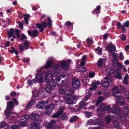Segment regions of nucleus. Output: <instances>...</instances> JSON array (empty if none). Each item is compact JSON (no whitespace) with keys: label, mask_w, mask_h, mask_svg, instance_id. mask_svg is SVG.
<instances>
[{"label":"nucleus","mask_w":129,"mask_h":129,"mask_svg":"<svg viewBox=\"0 0 129 129\" xmlns=\"http://www.w3.org/2000/svg\"><path fill=\"white\" fill-rule=\"evenodd\" d=\"M45 79L46 82L48 83L47 85H50L51 87H54L55 85V81L56 80L58 81H60V79H59V77H60V75L58 74V75H57L56 76L54 75L55 73H54L52 74V72L51 70L47 71L45 74Z\"/></svg>","instance_id":"f257e3e1"},{"label":"nucleus","mask_w":129,"mask_h":129,"mask_svg":"<svg viewBox=\"0 0 129 129\" xmlns=\"http://www.w3.org/2000/svg\"><path fill=\"white\" fill-rule=\"evenodd\" d=\"M45 74V72H44L42 74H40V72H39L37 74L35 77V79H33L32 80L28 79V80L27 83L29 86H31L34 83H36L37 82H40L42 83L44 81V79L43 77Z\"/></svg>","instance_id":"f03ea898"},{"label":"nucleus","mask_w":129,"mask_h":129,"mask_svg":"<svg viewBox=\"0 0 129 129\" xmlns=\"http://www.w3.org/2000/svg\"><path fill=\"white\" fill-rule=\"evenodd\" d=\"M14 107V104L12 101H10L8 103H7V109L5 111V113L7 117L11 116V117H13L12 114H15V113L11 112Z\"/></svg>","instance_id":"7ed1b4c3"},{"label":"nucleus","mask_w":129,"mask_h":129,"mask_svg":"<svg viewBox=\"0 0 129 129\" xmlns=\"http://www.w3.org/2000/svg\"><path fill=\"white\" fill-rule=\"evenodd\" d=\"M114 118V117L113 116L109 115L106 116L105 120L106 123L108 124L111 121L112 119L114 121L113 123L114 126L118 129H121V126L117 121L115 120Z\"/></svg>","instance_id":"20e7f679"},{"label":"nucleus","mask_w":129,"mask_h":129,"mask_svg":"<svg viewBox=\"0 0 129 129\" xmlns=\"http://www.w3.org/2000/svg\"><path fill=\"white\" fill-rule=\"evenodd\" d=\"M110 105H106L104 104H102L97 108V113H99V115L100 116L101 113H103V111H108L110 109Z\"/></svg>","instance_id":"39448f33"},{"label":"nucleus","mask_w":129,"mask_h":129,"mask_svg":"<svg viewBox=\"0 0 129 129\" xmlns=\"http://www.w3.org/2000/svg\"><path fill=\"white\" fill-rule=\"evenodd\" d=\"M66 103L69 104H75L76 102L77 98V96L69 95L68 94H66Z\"/></svg>","instance_id":"423d86ee"},{"label":"nucleus","mask_w":129,"mask_h":129,"mask_svg":"<svg viewBox=\"0 0 129 129\" xmlns=\"http://www.w3.org/2000/svg\"><path fill=\"white\" fill-rule=\"evenodd\" d=\"M111 81L110 79L108 77H104L102 80L101 83L104 88H106L110 85Z\"/></svg>","instance_id":"0eeeda50"},{"label":"nucleus","mask_w":129,"mask_h":129,"mask_svg":"<svg viewBox=\"0 0 129 129\" xmlns=\"http://www.w3.org/2000/svg\"><path fill=\"white\" fill-rule=\"evenodd\" d=\"M42 121L41 119H39L37 122L35 121L31 123L30 125V128L32 129H40V125Z\"/></svg>","instance_id":"6e6552de"},{"label":"nucleus","mask_w":129,"mask_h":129,"mask_svg":"<svg viewBox=\"0 0 129 129\" xmlns=\"http://www.w3.org/2000/svg\"><path fill=\"white\" fill-rule=\"evenodd\" d=\"M71 62L70 60H68L66 61L62 60L59 61V63H61L62 68L65 70H67L68 69L69 64Z\"/></svg>","instance_id":"1a4fd4ad"},{"label":"nucleus","mask_w":129,"mask_h":129,"mask_svg":"<svg viewBox=\"0 0 129 129\" xmlns=\"http://www.w3.org/2000/svg\"><path fill=\"white\" fill-rule=\"evenodd\" d=\"M91 95V94L90 93L86 95L84 97V99L80 102V106L79 107V109L82 108L84 106H86L87 105V104L86 103H85V102L90 97Z\"/></svg>","instance_id":"9d476101"},{"label":"nucleus","mask_w":129,"mask_h":129,"mask_svg":"<svg viewBox=\"0 0 129 129\" xmlns=\"http://www.w3.org/2000/svg\"><path fill=\"white\" fill-rule=\"evenodd\" d=\"M55 106L53 104H50L45 109V112L47 115H50L54 109Z\"/></svg>","instance_id":"9b49d317"},{"label":"nucleus","mask_w":129,"mask_h":129,"mask_svg":"<svg viewBox=\"0 0 129 129\" xmlns=\"http://www.w3.org/2000/svg\"><path fill=\"white\" fill-rule=\"evenodd\" d=\"M116 102L118 105L123 106L125 105L124 98L122 96H118L116 98Z\"/></svg>","instance_id":"f8f14e48"},{"label":"nucleus","mask_w":129,"mask_h":129,"mask_svg":"<svg viewBox=\"0 0 129 129\" xmlns=\"http://www.w3.org/2000/svg\"><path fill=\"white\" fill-rule=\"evenodd\" d=\"M109 112H112L113 113L119 115L120 114V109L114 105H113V107Z\"/></svg>","instance_id":"ddd939ff"},{"label":"nucleus","mask_w":129,"mask_h":129,"mask_svg":"<svg viewBox=\"0 0 129 129\" xmlns=\"http://www.w3.org/2000/svg\"><path fill=\"white\" fill-rule=\"evenodd\" d=\"M55 123V120H53L49 122L47 121L44 122L43 123V125L45 126L47 129H50L54 125Z\"/></svg>","instance_id":"4468645a"},{"label":"nucleus","mask_w":129,"mask_h":129,"mask_svg":"<svg viewBox=\"0 0 129 129\" xmlns=\"http://www.w3.org/2000/svg\"><path fill=\"white\" fill-rule=\"evenodd\" d=\"M47 101H40L36 105V107L38 109H44L47 105Z\"/></svg>","instance_id":"2eb2a0df"},{"label":"nucleus","mask_w":129,"mask_h":129,"mask_svg":"<svg viewBox=\"0 0 129 129\" xmlns=\"http://www.w3.org/2000/svg\"><path fill=\"white\" fill-rule=\"evenodd\" d=\"M106 50L111 53H114L116 50V48L115 46L112 44L109 45L106 48Z\"/></svg>","instance_id":"dca6fc26"},{"label":"nucleus","mask_w":129,"mask_h":129,"mask_svg":"<svg viewBox=\"0 0 129 129\" xmlns=\"http://www.w3.org/2000/svg\"><path fill=\"white\" fill-rule=\"evenodd\" d=\"M36 25L40 31H42L44 30V28L47 26L48 24L46 22H44L42 23V24L37 23Z\"/></svg>","instance_id":"f3484780"},{"label":"nucleus","mask_w":129,"mask_h":129,"mask_svg":"<svg viewBox=\"0 0 129 129\" xmlns=\"http://www.w3.org/2000/svg\"><path fill=\"white\" fill-rule=\"evenodd\" d=\"M72 85L75 88H79L80 86V81L77 79H74L72 81Z\"/></svg>","instance_id":"a211bd4d"},{"label":"nucleus","mask_w":129,"mask_h":129,"mask_svg":"<svg viewBox=\"0 0 129 129\" xmlns=\"http://www.w3.org/2000/svg\"><path fill=\"white\" fill-rule=\"evenodd\" d=\"M40 117L39 114L33 112L30 114L29 117L32 120L35 121L37 120Z\"/></svg>","instance_id":"6ab92c4d"},{"label":"nucleus","mask_w":129,"mask_h":129,"mask_svg":"<svg viewBox=\"0 0 129 129\" xmlns=\"http://www.w3.org/2000/svg\"><path fill=\"white\" fill-rule=\"evenodd\" d=\"M112 92L114 96L116 97L119 96L117 95L121 93V91L119 89L117 86H114L112 89Z\"/></svg>","instance_id":"aec40b11"},{"label":"nucleus","mask_w":129,"mask_h":129,"mask_svg":"<svg viewBox=\"0 0 129 129\" xmlns=\"http://www.w3.org/2000/svg\"><path fill=\"white\" fill-rule=\"evenodd\" d=\"M68 86L67 84H65L64 85L60 87L59 89V93L61 94H63L66 92Z\"/></svg>","instance_id":"412c9836"},{"label":"nucleus","mask_w":129,"mask_h":129,"mask_svg":"<svg viewBox=\"0 0 129 129\" xmlns=\"http://www.w3.org/2000/svg\"><path fill=\"white\" fill-rule=\"evenodd\" d=\"M100 83L99 81H97L92 83L91 84V87L89 88V89L90 90L95 89L97 86L99 85Z\"/></svg>","instance_id":"4be33fe9"},{"label":"nucleus","mask_w":129,"mask_h":129,"mask_svg":"<svg viewBox=\"0 0 129 129\" xmlns=\"http://www.w3.org/2000/svg\"><path fill=\"white\" fill-rule=\"evenodd\" d=\"M63 110V108H60L59 111H58L56 113L54 114L53 115V117L54 118H57L62 113Z\"/></svg>","instance_id":"5701e85b"},{"label":"nucleus","mask_w":129,"mask_h":129,"mask_svg":"<svg viewBox=\"0 0 129 129\" xmlns=\"http://www.w3.org/2000/svg\"><path fill=\"white\" fill-rule=\"evenodd\" d=\"M106 60L105 59H102V58H100L98 60L97 65L100 67H101L104 64Z\"/></svg>","instance_id":"b1692460"},{"label":"nucleus","mask_w":129,"mask_h":129,"mask_svg":"<svg viewBox=\"0 0 129 129\" xmlns=\"http://www.w3.org/2000/svg\"><path fill=\"white\" fill-rule=\"evenodd\" d=\"M123 111L124 114L125 116H127L129 117V108L127 106L123 107Z\"/></svg>","instance_id":"393cba45"},{"label":"nucleus","mask_w":129,"mask_h":129,"mask_svg":"<svg viewBox=\"0 0 129 129\" xmlns=\"http://www.w3.org/2000/svg\"><path fill=\"white\" fill-rule=\"evenodd\" d=\"M115 70L113 68L108 67L106 70V72L108 75H111L114 73Z\"/></svg>","instance_id":"a878e982"},{"label":"nucleus","mask_w":129,"mask_h":129,"mask_svg":"<svg viewBox=\"0 0 129 129\" xmlns=\"http://www.w3.org/2000/svg\"><path fill=\"white\" fill-rule=\"evenodd\" d=\"M121 71L119 69H116V77L119 79H121L122 77L121 75Z\"/></svg>","instance_id":"bb28decb"},{"label":"nucleus","mask_w":129,"mask_h":129,"mask_svg":"<svg viewBox=\"0 0 129 129\" xmlns=\"http://www.w3.org/2000/svg\"><path fill=\"white\" fill-rule=\"evenodd\" d=\"M51 87L50 85L47 84L45 88V90L47 92L50 93L51 92L52 90V87Z\"/></svg>","instance_id":"cd10ccee"},{"label":"nucleus","mask_w":129,"mask_h":129,"mask_svg":"<svg viewBox=\"0 0 129 129\" xmlns=\"http://www.w3.org/2000/svg\"><path fill=\"white\" fill-rule=\"evenodd\" d=\"M105 98L102 96H100L99 97L96 103V105L98 106L99 104L101 102H102L104 99Z\"/></svg>","instance_id":"c85d7f7f"},{"label":"nucleus","mask_w":129,"mask_h":129,"mask_svg":"<svg viewBox=\"0 0 129 129\" xmlns=\"http://www.w3.org/2000/svg\"><path fill=\"white\" fill-rule=\"evenodd\" d=\"M36 102V101L35 99L31 100L30 102L26 106V108H28L30 106H31L35 104Z\"/></svg>","instance_id":"c756f323"},{"label":"nucleus","mask_w":129,"mask_h":129,"mask_svg":"<svg viewBox=\"0 0 129 129\" xmlns=\"http://www.w3.org/2000/svg\"><path fill=\"white\" fill-rule=\"evenodd\" d=\"M95 50L96 53L99 55H101L102 54V49L100 47H98L95 49Z\"/></svg>","instance_id":"7c9ffc66"},{"label":"nucleus","mask_w":129,"mask_h":129,"mask_svg":"<svg viewBox=\"0 0 129 129\" xmlns=\"http://www.w3.org/2000/svg\"><path fill=\"white\" fill-rule=\"evenodd\" d=\"M52 65V61L51 60H48L45 66L46 68H49Z\"/></svg>","instance_id":"2f4dec72"},{"label":"nucleus","mask_w":129,"mask_h":129,"mask_svg":"<svg viewBox=\"0 0 129 129\" xmlns=\"http://www.w3.org/2000/svg\"><path fill=\"white\" fill-rule=\"evenodd\" d=\"M14 29L13 28L10 29L8 31V38H11L13 35L14 33Z\"/></svg>","instance_id":"473e14b6"},{"label":"nucleus","mask_w":129,"mask_h":129,"mask_svg":"<svg viewBox=\"0 0 129 129\" xmlns=\"http://www.w3.org/2000/svg\"><path fill=\"white\" fill-rule=\"evenodd\" d=\"M129 78L128 75V74H126L124 77V80L123 81V83L126 85H127L128 82L127 80Z\"/></svg>","instance_id":"72a5a7b5"},{"label":"nucleus","mask_w":129,"mask_h":129,"mask_svg":"<svg viewBox=\"0 0 129 129\" xmlns=\"http://www.w3.org/2000/svg\"><path fill=\"white\" fill-rule=\"evenodd\" d=\"M86 42L87 44V46L89 47V45L92 44V40L90 39H87L86 40Z\"/></svg>","instance_id":"f704fd0d"},{"label":"nucleus","mask_w":129,"mask_h":129,"mask_svg":"<svg viewBox=\"0 0 129 129\" xmlns=\"http://www.w3.org/2000/svg\"><path fill=\"white\" fill-rule=\"evenodd\" d=\"M38 31L37 30H33L32 32V34L31 35V37H36L38 35Z\"/></svg>","instance_id":"c9c22d12"},{"label":"nucleus","mask_w":129,"mask_h":129,"mask_svg":"<svg viewBox=\"0 0 129 129\" xmlns=\"http://www.w3.org/2000/svg\"><path fill=\"white\" fill-rule=\"evenodd\" d=\"M29 17L30 15L28 14H26L25 15L24 20L27 25H28V21L29 19Z\"/></svg>","instance_id":"e433bc0d"},{"label":"nucleus","mask_w":129,"mask_h":129,"mask_svg":"<svg viewBox=\"0 0 129 129\" xmlns=\"http://www.w3.org/2000/svg\"><path fill=\"white\" fill-rule=\"evenodd\" d=\"M77 119V117L76 116L72 117L70 118L69 121L70 123H73L76 121Z\"/></svg>","instance_id":"4c0bfd02"},{"label":"nucleus","mask_w":129,"mask_h":129,"mask_svg":"<svg viewBox=\"0 0 129 129\" xmlns=\"http://www.w3.org/2000/svg\"><path fill=\"white\" fill-rule=\"evenodd\" d=\"M24 44V48L26 49H27L29 48V44L28 42L27 41H25Z\"/></svg>","instance_id":"58836bf2"},{"label":"nucleus","mask_w":129,"mask_h":129,"mask_svg":"<svg viewBox=\"0 0 129 129\" xmlns=\"http://www.w3.org/2000/svg\"><path fill=\"white\" fill-rule=\"evenodd\" d=\"M68 118L66 114H63L60 118V119L62 120H66Z\"/></svg>","instance_id":"ea45409f"},{"label":"nucleus","mask_w":129,"mask_h":129,"mask_svg":"<svg viewBox=\"0 0 129 129\" xmlns=\"http://www.w3.org/2000/svg\"><path fill=\"white\" fill-rule=\"evenodd\" d=\"M86 69L85 67L82 68V67H80L78 69V71L79 72H84L86 71Z\"/></svg>","instance_id":"a19ab883"},{"label":"nucleus","mask_w":129,"mask_h":129,"mask_svg":"<svg viewBox=\"0 0 129 129\" xmlns=\"http://www.w3.org/2000/svg\"><path fill=\"white\" fill-rule=\"evenodd\" d=\"M28 123L27 122L23 121L20 122L19 124V125L20 126H25L28 124Z\"/></svg>","instance_id":"79ce46f5"},{"label":"nucleus","mask_w":129,"mask_h":129,"mask_svg":"<svg viewBox=\"0 0 129 129\" xmlns=\"http://www.w3.org/2000/svg\"><path fill=\"white\" fill-rule=\"evenodd\" d=\"M124 96L129 103V91H126L125 92Z\"/></svg>","instance_id":"37998d69"},{"label":"nucleus","mask_w":129,"mask_h":129,"mask_svg":"<svg viewBox=\"0 0 129 129\" xmlns=\"http://www.w3.org/2000/svg\"><path fill=\"white\" fill-rule=\"evenodd\" d=\"M60 67V66L58 64H55L53 65V68L54 70H57Z\"/></svg>","instance_id":"c03bdc74"},{"label":"nucleus","mask_w":129,"mask_h":129,"mask_svg":"<svg viewBox=\"0 0 129 129\" xmlns=\"http://www.w3.org/2000/svg\"><path fill=\"white\" fill-rule=\"evenodd\" d=\"M54 73H55V76H56L57 75H58V74L59 75H60V77H59V79H61L60 78L61 77H62V78H64L65 77V75H61V74L60 73H59L58 72V71H57L56 72H55Z\"/></svg>","instance_id":"a18cd8bd"},{"label":"nucleus","mask_w":129,"mask_h":129,"mask_svg":"<svg viewBox=\"0 0 129 129\" xmlns=\"http://www.w3.org/2000/svg\"><path fill=\"white\" fill-rule=\"evenodd\" d=\"M119 118L120 120L121 121H123L124 122H125L126 118L124 116L122 115H120Z\"/></svg>","instance_id":"49530a36"},{"label":"nucleus","mask_w":129,"mask_h":129,"mask_svg":"<svg viewBox=\"0 0 129 129\" xmlns=\"http://www.w3.org/2000/svg\"><path fill=\"white\" fill-rule=\"evenodd\" d=\"M119 38L122 41H125L126 40V36L124 34H123L121 35H120L119 36Z\"/></svg>","instance_id":"de8ad7c7"},{"label":"nucleus","mask_w":129,"mask_h":129,"mask_svg":"<svg viewBox=\"0 0 129 129\" xmlns=\"http://www.w3.org/2000/svg\"><path fill=\"white\" fill-rule=\"evenodd\" d=\"M29 118V116L28 115H25L22 117L21 120H26Z\"/></svg>","instance_id":"09e8293b"},{"label":"nucleus","mask_w":129,"mask_h":129,"mask_svg":"<svg viewBox=\"0 0 129 129\" xmlns=\"http://www.w3.org/2000/svg\"><path fill=\"white\" fill-rule=\"evenodd\" d=\"M101 7L100 6H97L96 9H95L93 12H95L96 14H97L98 13L99 11H98L101 9Z\"/></svg>","instance_id":"8fccbe9b"},{"label":"nucleus","mask_w":129,"mask_h":129,"mask_svg":"<svg viewBox=\"0 0 129 129\" xmlns=\"http://www.w3.org/2000/svg\"><path fill=\"white\" fill-rule=\"evenodd\" d=\"M74 90L73 89H70L69 90L68 92H69L68 94L69 95H72V94L74 93Z\"/></svg>","instance_id":"3c124183"},{"label":"nucleus","mask_w":129,"mask_h":129,"mask_svg":"<svg viewBox=\"0 0 129 129\" xmlns=\"http://www.w3.org/2000/svg\"><path fill=\"white\" fill-rule=\"evenodd\" d=\"M123 25L124 26H125L126 27H129V21H127L124 23L123 24Z\"/></svg>","instance_id":"603ef678"},{"label":"nucleus","mask_w":129,"mask_h":129,"mask_svg":"<svg viewBox=\"0 0 129 129\" xmlns=\"http://www.w3.org/2000/svg\"><path fill=\"white\" fill-rule=\"evenodd\" d=\"M85 116L88 118H89L91 116V114L90 112H85Z\"/></svg>","instance_id":"864d4df0"},{"label":"nucleus","mask_w":129,"mask_h":129,"mask_svg":"<svg viewBox=\"0 0 129 129\" xmlns=\"http://www.w3.org/2000/svg\"><path fill=\"white\" fill-rule=\"evenodd\" d=\"M93 120H90L88 121L86 123V124L91 125L92 124Z\"/></svg>","instance_id":"5fc2aeb1"},{"label":"nucleus","mask_w":129,"mask_h":129,"mask_svg":"<svg viewBox=\"0 0 129 129\" xmlns=\"http://www.w3.org/2000/svg\"><path fill=\"white\" fill-rule=\"evenodd\" d=\"M48 26H49V28H51V27L52 26V23H51V19L49 18L48 19Z\"/></svg>","instance_id":"6e6d98bb"},{"label":"nucleus","mask_w":129,"mask_h":129,"mask_svg":"<svg viewBox=\"0 0 129 129\" xmlns=\"http://www.w3.org/2000/svg\"><path fill=\"white\" fill-rule=\"evenodd\" d=\"M6 124L5 123H0V128H1L6 125Z\"/></svg>","instance_id":"4d7b16f0"},{"label":"nucleus","mask_w":129,"mask_h":129,"mask_svg":"<svg viewBox=\"0 0 129 129\" xmlns=\"http://www.w3.org/2000/svg\"><path fill=\"white\" fill-rule=\"evenodd\" d=\"M95 75V73L94 72H90L89 73V76L91 78H93V77Z\"/></svg>","instance_id":"13d9d810"},{"label":"nucleus","mask_w":129,"mask_h":129,"mask_svg":"<svg viewBox=\"0 0 129 129\" xmlns=\"http://www.w3.org/2000/svg\"><path fill=\"white\" fill-rule=\"evenodd\" d=\"M26 39V37L24 34H22V36L21 38V40H23Z\"/></svg>","instance_id":"bf43d9fd"},{"label":"nucleus","mask_w":129,"mask_h":129,"mask_svg":"<svg viewBox=\"0 0 129 129\" xmlns=\"http://www.w3.org/2000/svg\"><path fill=\"white\" fill-rule=\"evenodd\" d=\"M117 25L118 28L119 29L120 28L121 26H122L121 24V23L119 22H118L117 23Z\"/></svg>","instance_id":"052dcab7"},{"label":"nucleus","mask_w":129,"mask_h":129,"mask_svg":"<svg viewBox=\"0 0 129 129\" xmlns=\"http://www.w3.org/2000/svg\"><path fill=\"white\" fill-rule=\"evenodd\" d=\"M11 127L12 129H17L18 128V126L16 125H12Z\"/></svg>","instance_id":"680f3d73"},{"label":"nucleus","mask_w":129,"mask_h":129,"mask_svg":"<svg viewBox=\"0 0 129 129\" xmlns=\"http://www.w3.org/2000/svg\"><path fill=\"white\" fill-rule=\"evenodd\" d=\"M18 24L19 26V27L21 28H23V26L22 23L20 21H18Z\"/></svg>","instance_id":"e2e57ef3"},{"label":"nucleus","mask_w":129,"mask_h":129,"mask_svg":"<svg viewBox=\"0 0 129 129\" xmlns=\"http://www.w3.org/2000/svg\"><path fill=\"white\" fill-rule=\"evenodd\" d=\"M65 24L67 26H69L70 25H72L71 22L69 21L66 22L65 23Z\"/></svg>","instance_id":"0e129e2a"},{"label":"nucleus","mask_w":129,"mask_h":129,"mask_svg":"<svg viewBox=\"0 0 129 129\" xmlns=\"http://www.w3.org/2000/svg\"><path fill=\"white\" fill-rule=\"evenodd\" d=\"M10 94L11 95L14 96L16 94V92L14 91H12L10 93Z\"/></svg>","instance_id":"69168bd1"},{"label":"nucleus","mask_w":129,"mask_h":129,"mask_svg":"<svg viewBox=\"0 0 129 129\" xmlns=\"http://www.w3.org/2000/svg\"><path fill=\"white\" fill-rule=\"evenodd\" d=\"M19 49L21 51H23L24 49L23 46L21 45H20L19 46Z\"/></svg>","instance_id":"338daca9"},{"label":"nucleus","mask_w":129,"mask_h":129,"mask_svg":"<svg viewBox=\"0 0 129 129\" xmlns=\"http://www.w3.org/2000/svg\"><path fill=\"white\" fill-rule=\"evenodd\" d=\"M15 50V49L14 47H12V50H9V51L11 53H14Z\"/></svg>","instance_id":"774afa93"}]
</instances>
